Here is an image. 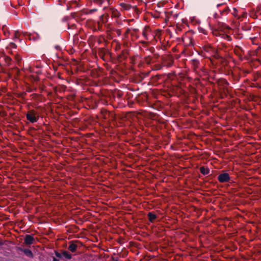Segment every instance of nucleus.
Instances as JSON below:
<instances>
[{
	"label": "nucleus",
	"mask_w": 261,
	"mask_h": 261,
	"mask_svg": "<svg viewBox=\"0 0 261 261\" xmlns=\"http://www.w3.org/2000/svg\"><path fill=\"white\" fill-rule=\"evenodd\" d=\"M23 35H24V36H25V35H27V33H23Z\"/></svg>",
	"instance_id": "obj_28"
},
{
	"label": "nucleus",
	"mask_w": 261,
	"mask_h": 261,
	"mask_svg": "<svg viewBox=\"0 0 261 261\" xmlns=\"http://www.w3.org/2000/svg\"><path fill=\"white\" fill-rule=\"evenodd\" d=\"M200 172L203 175H207L209 173L210 170L207 168L201 167L200 168Z\"/></svg>",
	"instance_id": "obj_13"
},
{
	"label": "nucleus",
	"mask_w": 261,
	"mask_h": 261,
	"mask_svg": "<svg viewBox=\"0 0 261 261\" xmlns=\"http://www.w3.org/2000/svg\"><path fill=\"white\" fill-rule=\"evenodd\" d=\"M131 31H132V30H130V29H127L124 34V37L127 38L128 37V35L129 34H130Z\"/></svg>",
	"instance_id": "obj_18"
},
{
	"label": "nucleus",
	"mask_w": 261,
	"mask_h": 261,
	"mask_svg": "<svg viewBox=\"0 0 261 261\" xmlns=\"http://www.w3.org/2000/svg\"><path fill=\"white\" fill-rule=\"evenodd\" d=\"M116 34L118 36H120L121 34V31L119 29H116L115 31Z\"/></svg>",
	"instance_id": "obj_21"
},
{
	"label": "nucleus",
	"mask_w": 261,
	"mask_h": 261,
	"mask_svg": "<svg viewBox=\"0 0 261 261\" xmlns=\"http://www.w3.org/2000/svg\"><path fill=\"white\" fill-rule=\"evenodd\" d=\"M5 61L6 63L10 64L11 61V59L10 57L7 56L5 58Z\"/></svg>",
	"instance_id": "obj_19"
},
{
	"label": "nucleus",
	"mask_w": 261,
	"mask_h": 261,
	"mask_svg": "<svg viewBox=\"0 0 261 261\" xmlns=\"http://www.w3.org/2000/svg\"><path fill=\"white\" fill-rule=\"evenodd\" d=\"M20 250L24 252V253L25 254L26 256L33 258V254L31 250L28 249H22L20 248Z\"/></svg>",
	"instance_id": "obj_8"
},
{
	"label": "nucleus",
	"mask_w": 261,
	"mask_h": 261,
	"mask_svg": "<svg viewBox=\"0 0 261 261\" xmlns=\"http://www.w3.org/2000/svg\"><path fill=\"white\" fill-rule=\"evenodd\" d=\"M77 247V246L75 244L72 243L69 245L68 247V249L70 251L74 252L76 251Z\"/></svg>",
	"instance_id": "obj_11"
},
{
	"label": "nucleus",
	"mask_w": 261,
	"mask_h": 261,
	"mask_svg": "<svg viewBox=\"0 0 261 261\" xmlns=\"http://www.w3.org/2000/svg\"><path fill=\"white\" fill-rule=\"evenodd\" d=\"M214 34L215 35H217L218 34V33H217V31H216V32H214Z\"/></svg>",
	"instance_id": "obj_25"
},
{
	"label": "nucleus",
	"mask_w": 261,
	"mask_h": 261,
	"mask_svg": "<svg viewBox=\"0 0 261 261\" xmlns=\"http://www.w3.org/2000/svg\"><path fill=\"white\" fill-rule=\"evenodd\" d=\"M26 117L28 120L32 123L37 122L39 119V115L34 110H30L27 114Z\"/></svg>",
	"instance_id": "obj_1"
},
{
	"label": "nucleus",
	"mask_w": 261,
	"mask_h": 261,
	"mask_svg": "<svg viewBox=\"0 0 261 261\" xmlns=\"http://www.w3.org/2000/svg\"><path fill=\"white\" fill-rule=\"evenodd\" d=\"M53 261H58V260L57 259L54 258Z\"/></svg>",
	"instance_id": "obj_27"
},
{
	"label": "nucleus",
	"mask_w": 261,
	"mask_h": 261,
	"mask_svg": "<svg viewBox=\"0 0 261 261\" xmlns=\"http://www.w3.org/2000/svg\"><path fill=\"white\" fill-rule=\"evenodd\" d=\"M219 29L221 31L223 32L222 34H219V35L221 36V37L223 38L224 39L230 41L231 39V37L226 34V33H228L229 32L230 28L227 25H222Z\"/></svg>",
	"instance_id": "obj_2"
},
{
	"label": "nucleus",
	"mask_w": 261,
	"mask_h": 261,
	"mask_svg": "<svg viewBox=\"0 0 261 261\" xmlns=\"http://www.w3.org/2000/svg\"><path fill=\"white\" fill-rule=\"evenodd\" d=\"M150 35H151V32L149 27L146 26L143 29L142 32V35L146 40L151 39V37H150Z\"/></svg>",
	"instance_id": "obj_4"
},
{
	"label": "nucleus",
	"mask_w": 261,
	"mask_h": 261,
	"mask_svg": "<svg viewBox=\"0 0 261 261\" xmlns=\"http://www.w3.org/2000/svg\"><path fill=\"white\" fill-rule=\"evenodd\" d=\"M120 6L123 10H128L131 8V6L126 3H120Z\"/></svg>",
	"instance_id": "obj_10"
},
{
	"label": "nucleus",
	"mask_w": 261,
	"mask_h": 261,
	"mask_svg": "<svg viewBox=\"0 0 261 261\" xmlns=\"http://www.w3.org/2000/svg\"><path fill=\"white\" fill-rule=\"evenodd\" d=\"M161 35V31L160 30H156L154 32H151V38L154 39L156 37L159 38Z\"/></svg>",
	"instance_id": "obj_9"
},
{
	"label": "nucleus",
	"mask_w": 261,
	"mask_h": 261,
	"mask_svg": "<svg viewBox=\"0 0 261 261\" xmlns=\"http://www.w3.org/2000/svg\"><path fill=\"white\" fill-rule=\"evenodd\" d=\"M204 50L207 51V52H208L210 51V50H212V48L211 47H206L204 48Z\"/></svg>",
	"instance_id": "obj_22"
},
{
	"label": "nucleus",
	"mask_w": 261,
	"mask_h": 261,
	"mask_svg": "<svg viewBox=\"0 0 261 261\" xmlns=\"http://www.w3.org/2000/svg\"><path fill=\"white\" fill-rule=\"evenodd\" d=\"M246 16H247V14L246 13H243L242 15V17H246Z\"/></svg>",
	"instance_id": "obj_24"
},
{
	"label": "nucleus",
	"mask_w": 261,
	"mask_h": 261,
	"mask_svg": "<svg viewBox=\"0 0 261 261\" xmlns=\"http://www.w3.org/2000/svg\"><path fill=\"white\" fill-rule=\"evenodd\" d=\"M218 180L221 182H225L228 181L230 179V177L227 173H224L220 174L218 176Z\"/></svg>",
	"instance_id": "obj_5"
},
{
	"label": "nucleus",
	"mask_w": 261,
	"mask_h": 261,
	"mask_svg": "<svg viewBox=\"0 0 261 261\" xmlns=\"http://www.w3.org/2000/svg\"><path fill=\"white\" fill-rule=\"evenodd\" d=\"M218 85L220 86V90L223 91L224 93L228 92V90L227 86L228 85V82L225 80H221L218 82Z\"/></svg>",
	"instance_id": "obj_3"
},
{
	"label": "nucleus",
	"mask_w": 261,
	"mask_h": 261,
	"mask_svg": "<svg viewBox=\"0 0 261 261\" xmlns=\"http://www.w3.org/2000/svg\"><path fill=\"white\" fill-rule=\"evenodd\" d=\"M11 45L12 47H14V48H16V45L15 43H11Z\"/></svg>",
	"instance_id": "obj_23"
},
{
	"label": "nucleus",
	"mask_w": 261,
	"mask_h": 261,
	"mask_svg": "<svg viewBox=\"0 0 261 261\" xmlns=\"http://www.w3.org/2000/svg\"><path fill=\"white\" fill-rule=\"evenodd\" d=\"M34 241V238L29 234H27L24 239V243L27 245H31L33 244Z\"/></svg>",
	"instance_id": "obj_6"
},
{
	"label": "nucleus",
	"mask_w": 261,
	"mask_h": 261,
	"mask_svg": "<svg viewBox=\"0 0 261 261\" xmlns=\"http://www.w3.org/2000/svg\"><path fill=\"white\" fill-rule=\"evenodd\" d=\"M229 9L228 7H226L222 11H221V13L222 14H227L229 12Z\"/></svg>",
	"instance_id": "obj_17"
},
{
	"label": "nucleus",
	"mask_w": 261,
	"mask_h": 261,
	"mask_svg": "<svg viewBox=\"0 0 261 261\" xmlns=\"http://www.w3.org/2000/svg\"><path fill=\"white\" fill-rule=\"evenodd\" d=\"M62 255L64 257H65L66 258H67V259H70L72 257L71 254H70L67 251H64L62 253Z\"/></svg>",
	"instance_id": "obj_15"
},
{
	"label": "nucleus",
	"mask_w": 261,
	"mask_h": 261,
	"mask_svg": "<svg viewBox=\"0 0 261 261\" xmlns=\"http://www.w3.org/2000/svg\"><path fill=\"white\" fill-rule=\"evenodd\" d=\"M148 218H149V220L150 222H153L156 218V215L151 213H149L148 214Z\"/></svg>",
	"instance_id": "obj_14"
},
{
	"label": "nucleus",
	"mask_w": 261,
	"mask_h": 261,
	"mask_svg": "<svg viewBox=\"0 0 261 261\" xmlns=\"http://www.w3.org/2000/svg\"><path fill=\"white\" fill-rule=\"evenodd\" d=\"M138 31V30L136 29L132 30L130 35L133 40H135L139 37Z\"/></svg>",
	"instance_id": "obj_7"
},
{
	"label": "nucleus",
	"mask_w": 261,
	"mask_h": 261,
	"mask_svg": "<svg viewBox=\"0 0 261 261\" xmlns=\"http://www.w3.org/2000/svg\"><path fill=\"white\" fill-rule=\"evenodd\" d=\"M56 255L58 256V257H60V254L59 253H57L56 254Z\"/></svg>",
	"instance_id": "obj_26"
},
{
	"label": "nucleus",
	"mask_w": 261,
	"mask_h": 261,
	"mask_svg": "<svg viewBox=\"0 0 261 261\" xmlns=\"http://www.w3.org/2000/svg\"><path fill=\"white\" fill-rule=\"evenodd\" d=\"M120 16V12L116 9H112V16L114 17H118Z\"/></svg>",
	"instance_id": "obj_12"
},
{
	"label": "nucleus",
	"mask_w": 261,
	"mask_h": 261,
	"mask_svg": "<svg viewBox=\"0 0 261 261\" xmlns=\"http://www.w3.org/2000/svg\"><path fill=\"white\" fill-rule=\"evenodd\" d=\"M22 33L20 32L19 31H16L14 35V38L15 39H19Z\"/></svg>",
	"instance_id": "obj_16"
},
{
	"label": "nucleus",
	"mask_w": 261,
	"mask_h": 261,
	"mask_svg": "<svg viewBox=\"0 0 261 261\" xmlns=\"http://www.w3.org/2000/svg\"><path fill=\"white\" fill-rule=\"evenodd\" d=\"M232 15L234 17H237V16H238V11H237V10L236 8H234L233 9V12H232Z\"/></svg>",
	"instance_id": "obj_20"
}]
</instances>
